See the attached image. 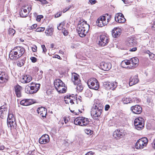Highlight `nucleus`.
<instances>
[{
	"label": "nucleus",
	"mask_w": 155,
	"mask_h": 155,
	"mask_svg": "<svg viewBox=\"0 0 155 155\" xmlns=\"http://www.w3.org/2000/svg\"><path fill=\"white\" fill-rule=\"evenodd\" d=\"M15 118L13 114H8V117L7 120V122L9 121L15 120Z\"/></svg>",
	"instance_id": "obj_33"
},
{
	"label": "nucleus",
	"mask_w": 155,
	"mask_h": 155,
	"mask_svg": "<svg viewBox=\"0 0 155 155\" xmlns=\"http://www.w3.org/2000/svg\"><path fill=\"white\" fill-rule=\"evenodd\" d=\"M62 15V12H60L56 14L54 16L55 18H58L60 16Z\"/></svg>",
	"instance_id": "obj_46"
},
{
	"label": "nucleus",
	"mask_w": 155,
	"mask_h": 155,
	"mask_svg": "<svg viewBox=\"0 0 155 155\" xmlns=\"http://www.w3.org/2000/svg\"><path fill=\"white\" fill-rule=\"evenodd\" d=\"M31 86L27 85L25 88V91L28 94H32L36 93L39 90L40 84L33 82L31 83Z\"/></svg>",
	"instance_id": "obj_4"
},
{
	"label": "nucleus",
	"mask_w": 155,
	"mask_h": 155,
	"mask_svg": "<svg viewBox=\"0 0 155 155\" xmlns=\"http://www.w3.org/2000/svg\"><path fill=\"white\" fill-rule=\"evenodd\" d=\"M140 101V100L139 99H136V102L137 103H138Z\"/></svg>",
	"instance_id": "obj_63"
},
{
	"label": "nucleus",
	"mask_w": 155,
	"mask_h": 155,
	"mask_svg": "<svg viewBox=\"0 0 155 155\" xmlns=\"http://www.w3.org/2000/svg\"><path fill=\"white\" fill-rule=\"evenodd\" d=\"M37 49V47L35 46H34L32 48V50L33 52H35L36 51Z\"/></svg>",
	"instance_id": "obj_51"
},
{
	"label": "nucleus",
	"mask_w": 155,
	"mask_h": 155,
	"mask_svg": "<svg viewBox=\"0 0 155 155\" xmlns=\"http://www.w3.org/2000/svg\"><path fill=\"white\" fill-rule=\"evenodd\" d=\"M74 124L76 125L81 126H86L89 124V119L83 117H79L76 118L74 121Z\"/></svg>",
	"instance_id": "obj_6"
},
{
	"label": "nucleus",
	"mask_w": 155,
	"mask_h": 155,
	"mask_svg": "<svg viewBox=\"0 0 155 155\" xmlns=\"http://www.w3.org/2000/svg\"><path fill=\"white\" fill-rule=\"evenodd\" d=\"M41 3L43 4H46L47 3V2L45 0H38Z\"/></svg>",
	"instance_id": "obj_54"
},
{
	"label": "nucleus",
	"mask_w": 155,
	"mask_h": 155,
	"mask_svg": "<svg viewBox=\"0 0 155 155\" xmlns=\"http://www.w3.org/2000/svg\"><path fill=\"white\" fill-rule=\"evenodd\" d=\"M130 110L134 114H140L142 112V107L138 105L132 106L130 108Z\"/></svg>",
	"instance_id": "obj_14"
},
{
	"label": "nucleus",
	"mask_w": 155,
	"mask_h": 155,
	"mask_svg": "<svg viewBox=\"0 0 155 155\" xmlns=\"http://www.w3.org/2000/svg\"><path fill=\"white\" fill-rule=\"evenodd\" d=\"M64 101H65L66 104H68V102L69 101V100L67 99H64Z\"/></svg>",
	"instance_id": "obj_61"
},
{
	"label": "nucleus",
	"mask_w": 155,
	"mask_h": 155,
	"mask_svg": "<svg viewBox=\"0 0 155 155\" xmlns=\"http://www.w3.org/2000/svg\"><path fill=\"white\" fill-rule=\"evenodd\" d=\"M37 24H34V25H32L31 27V29H33L35 28H36V27H37Z\"/></svg>",
	"instance_id": "obj_52"
},
{
	"label": "nucleus",
	"mask_w": 155,
	"mask_h": 155,
	"mask_svg": "<svg viewBox=\"0 0 155 155\" xmlns=\"http://www.w3.org/2000/svg\"><path fill=\"white\" fill-rule=\"evenodd\" d=\"M89 2L91 4L93 5L96 3L97 1L96 0H89Z\"/></svg>",
	"instance_id": "obj_49"
},
{
	"label": "nucleus",
	"mask_w": 155,
	"mask_h": 155,
	"mask_svg": "<svg viewBox=\"0 0 155 155\" xmlns=\"http://www.w3.org/2000/svg\"><path fill=\"white\" fill-rule=\"evenodd\" d=\"M45 28L44 27H40L37 28L36 30L37 32H42L44 31Z\"/></svg>",
	"instance_id": "obj_42"
},
{
	"label": "nucleus",
	"mask_w": 155,
	"mask_h": 155,
	"mask_svg": "<svg viewBox=\"0 0 155 155\" xmlns=\"http://www.w3.org/2000/svg\"><path fill=\"white\" fill-rule=\"evenodd\" d=\"M109 42L108 38L104 35H101L100 40L99 41V45L102 46L106 45Z\"/></svg>",
	"instance_id": "obj_13"
},
{
	"label": "nucleus",
	"mask_w": 155,
	"mask_h": 155,
	"mask_svg": "<svg viewBox=\"0 0 155 155\" xmlns=\"http://www.w3.org/2000/svg\"><path fill=\"white\" fill-rule=\"evenodd\" d=\"M5 147L4 146L2 145L0 146V150H3L4 149Z\"/></svg>",
	"instance_id": "obj_60"
},
{
	"label": "nucleus",
	"mask_w": 155,
	"mask_h": 155,
	"mask_svg": "<svg viewBox=\"0 0 155 155\" xmlns=\"http://www.w3.org/2000/svg\"><path fill=\"white\" fill-rule=\"evenodd\" d=\"M73 96L69 95H67L66 96H65L64 97V99H68L69 100V102L71 104H74V102H73V101L72 99V98H73Z\"/></svg>",
	"instance_id": "obj_37"
},
{
	"label": "nucleus",
	"mask_w": 155,
	"mask_h": 155,
	"mask_svg": "<svg viewBox=\"0 0 155 155\" xmlns=\"http://www.w3.org/2000/svg\"><path fill=\"white\" fill-rule=\"evenodd\" d=\"M50 141V138L48 135L45 134L43 135L39 139V143L41 144H45Z\"/></svg>",
	"instance_id": "obj_17"
},
{
	"label": "nucleus",
	"mask_w": 155,
	"mask_h": 155,
	"mask_svg": "<svg viewBox=\"0 0 155 155\" xmlns=\"http://www.w3.org/2000/svg\"><path fill=\"white\" fill-rule=\"evenodd\" d=\"M110 108V106L109 105H106L105 107V110L106 111H107Z\"/></svg>",
	"instance_id": "obj_53"
},
{
	"label": "nucleus",
	"mask_w": 155,
	"mask_h": 155,
	"mask_svg": "<svg viewBox=\"0 0 155 155\" xmlns=\"http://www.w3.org/2000/svg\"><path fill=\"white\" fill-rule=\"evenodd\" d=\"M139 81V80L137 76L135 75L134 77H131L130 79L129 85L132 86L137 83Z\"/></svg>",
	"instance_id": "obj_25"
},
{
	"label": "nucleus",
	"mask_w": 155,
	"mask_h": 155,
	"mask_svg": "<svg viewBox=\"0 0 155 155\" xmlns=\"http://www.w3.org/2000/svg\"><path fill=\"white\" fill-rule=\"evenodd\" d=\"M8 77L5 72L0 71V83L3 84L7 81Z\"/></svg>",
	"instance_id": "obj_18"
},
{
	"label": "nucleus",
	"mask_w": 155,
	"mask_h": 155,
	"mask_svg": "<svg viewBox=\"0 0 155 155\" xmlns=\"http://www.w3.org/2000/svg\"><path fill=\"white\" fill-rule=\"evenodd\" d=\"M111 15H110L108 18L107 17V21H106V22H107V23L109 22V21H110L111 20Z\"/></svg>",
	"instance_id": "obj_56"
},
{
	"label": "nucleus",
	"mask_w": 155,
	"mask_h": 155,
	"mask_svg": "<svg viewBox=\"0 0 155 155\" xmlns=\"http://www.w3.org/2000/svg\"><path fill=\"white\" fill-rule=\"evenodd\" d=\"M56 90L58 92L63 93L66 92V88L64 85H62V86L60 87Z\"/></svg>",
	"instance_id": "obj_31"
},
{
	"label": "nucleus",
	"mask_w": 155,
	"mask_h": 155,
	"mask_svg": "<svg viewBox=\"0 0 155 155\" xmlns=\"http://www.w3.org/2000/svg\"><path fill=\"white\" fill-rule=\"evenodd\" d=\"M113 135L115 137H120L122 136V134L120 131H119L118 130H116L113 133Z\"/></svg>",
	"instance_id": "obj_38"
},
{
	"label": "nucleus",
	"mask_w": 155,
	"mask_h": 155,
	"mask_svg": "<svg viewBox=\"0 0 155 155\" xmlns=\"http://www.w3.org/2000/svg\"><path fill=\"white\" fill-rule=\"evenodd\" d=\"M8 108L6 105H3L0 107V117L3 118L5 114L7 112Z\"/></svg>",
	"instance_id": "obj_22"
},
{
	"label": "nucleus",
	"mask_w": 155,
	"mask_h": 155,
	"mask_svg": "<svg viewBox=\"0 0 155 155\" xmlns=\"http://www.w3.org/2000/svg\"><path fill=\"white\" fill-rule=\"evenodd\" d=\"M148 142L146 137L142 138L137 140L135 144V147L137 149H142L146 147Z\"/></svg>",
	"instance_id": "obj_8"
},
{
	"label": "nucleus",
	"mask_w": 155,
	"mask_h": 155,
	"mask_svg": "<svg viewBox=\"0 0 155 155\" xmlns=\"http://www.w3.org/2000/svg\"><path fill=\"white\" fill-rule=\"evenodd\" d=\"M7 125L8 127H10L11 129L16 128V124L15 120L10 121L7 122Z\"/></svg>",
	"instance_id": "obj_30"
},
{
	"label": "nucleus",
	"mask_w": 155,
	"mask_h": 155,
	"mask_svg": "<svg viewBox=\"0 0 155 155\" xmlns=\"http://www.w3.org/2000/svg\"><path fill=\"white\" fill-rule=\"evenodd\" d=\"M71 7V6H69L68 7L65 8V9H64L63 11V12H65L67 11H68L69 9Z\"/></svg>",
	"instance_id": "obj_48"
},
{
	"label": "nucleus",
	"mask_w": 155,
	"mask_h": 155,
	"mask_svg": "<svg viewBox=\"0 0 155 155\" xmlns=\"http://www.w3.org/2000/svg\"><path fill=\"white\" fill-rule=\"evenodd\" d=\"M127 44L129 46H133L136 44L135 40L132 37L129 38L127 39Z\"/></svg>",
	"instance_id": "obj_28"
},
{
	"label": "nucleus",
	"mask_w": 155,
	"mask_h": 155,
	"mask_svg": "<svg viewBox=\"0 0 155 155\" xmlns=\"http://www.w3.org/2000/svg\"><path fill=\"white\" fill-rule=\"evenodd\" d=\"M122 101L124 104H127L130 103L132 101L129 98L124 97L122 99Z\"/></svg>",
	"instance_id": "obj_34"
},
{
	"label": "nucleus",
	"mask_w": 155,
	"mask_h": 155,
	"mask_svg": "<svg viewBox=\"0 0 155 155\" xmlns=\"http://www.w3.org/2000/svg\"><path fill=\"white\" fill-rule=\"evenodd\" d=\"M79 77V75L76 73H73L72 74L71 80L75 85H77V90L81 92L83 90V87L80 83L81 80Z\"/></svg>",
	"instance_id": "obj_5"
},
{
	"label": "nucleus",
	"mask_w": 155,
	"mask_h": 155,
	"mask_svg": "<svg viewBox=\"0 0 155 155\" xmlns=\"http://www.w3.org/2000/svg\"><path fill=\"white\" fill-rule=\"evenodd\" d=\"M68 120L66 119V118H64V122L65 124H66L68 122Z\"/></svg>",
	"instance_id": "obj_62"
},
{
	"label": "nucleus",
	"mask_w": 155,
	"mask_h": 155,
	"mask_svg": "<svg viewBox=\"0 0 155 155\" xmlns=\"http://www.w3.org/2000/svg\"><path fill=\"white\" fill-rule=\"evenodd\" d=\"M62 31L65 36H67L68 34V32L67 30H65V28L62 29Z\"/></svg>",
	"instance_id": "obj_44"
},
{
	"label": "nucleus",
	"mask_w": 155,
	"mask_h": 155,
	"mask_svg": "<svg viewBox=\"0 0 155 155\" xmlns=\"http://www.w3.org/2000/svg\"><path fill=\"white\" fill-rule=\"evenodd\" d=\"M121 66L123 68H128L130 65L129 60H125L122 61L120 64Z\"/></svg>",
	"instance_id": "obj_29"
},
{
	"label": "nucleus",
	"mask_w": 155,
	"mask_h": 155,
	"mask_svg": "<svg viewBox=\"0 0 155 155\" xmlns=\"http://www.w3.org/2000/svg\"><path fill=\"white\" fill-rule=\"evenodd\" d=\"M15 32V30L12 28H10L8 30V34L11 37H12L14 36Z\"/></svg>",
	"instance_id": "obj_32"
},
{
	"label": "nucleus",
	"mask_w": 155,
	"mask_h": 155,
	"mask_svg": "<svg viewBox=\"0 0 155 155\" xmlns=\"http://www.w3.org/2000/svg\"><path fill=\"white\" fill-rule=\"evenodd\" d=\"M147 54H148L150 58L152 60L155 59V55L153 53H151L149 51H147Z\"/></svg>",
	"instance_id": "obj_39"
},
{
	"label": "nucleus",
	"mask_w": 155,
	"mask_h": 155,
	"mask_svg": "<svg viewBox=\"0 0 155 155\" xmlns=\"http://www.w3.org/2000/svg\"><path fill=\"white\" fill-rule=\"evenodd\" d=\"M25 62V60L23 59L18 61L17 62V64L18 66L21 67L24 65Z\"/></svg>",
	"instance_id": "obj_36"
},
{
	"label": "nucleus",
	"mask_w": 155,
	"mask_h": 155,
	"mask_svg": "<svg viewBox=\"0 0 155 155\" xmlns=\"http://www.w3.org/2000/svg\"><path fill=\"white\" fill-rule=\"evenodd\" d=\"M103 107L97 104L94 105L91 110V115L94 119L97 120L100 117L102 112Z\"/></svg>",
	"instance_id": "obj_3"
},
{
	"label": "nucleus",
	"mask_w": 155,
	"mask_h": 155,
	"mask_svg": "<svg viewBox=\"0 0 155 155\" xmlns=\"http://www.w3.org/2000/svg\"><path fill=\"white\" fill-rule=\"evenodd\" d=\"M90 28V25L86 21H80L77 25V30L81 37H84L88 32Z\"/></svg>",
	"instance_id": "obj_1"
},
{
	"label": "nucleus",
	"mask_w": 155,
	"mask_h": 155,
	"mask_svg": "<svg viewBox=\"0 0 155 155\" xmlns=\"http://www.w3.org/2000/svg\"><path fill=\"white\" fill-rule=\"evenodd\" d=\"M64 25V23H61L60 24L59 26H58L57 28L59 30H62Z\"/></svg>",
	"instance_id": "obj_43"
},
{
	"label": "nucleus",
	"mask_w": 155,
	"mask_h": 155,
	"mask_svg": "<svg viewBox=\"0 0 155 155\" xmlns=\"http://www.w3.org/2000/svg\"><path fill=\"white\" fill-rule=\"evenodd\" d=\"M54 85L56 90L62 85H64L65 84L61 80L57 79L54 81Z\"/></svg>",
	"instance_id": "obj_27"
},
{
	"label": "nucleus",
	"mask_w": 155,
	"mask_h": 155,
	"mask_svg": "<svg viewBox=\"0 0 155 155\" xmlns=\"http://www.w3.org/2000/svg\"><path fill=\"white\" fill-rule=\"evenodd\" d=\"M30 59L31 60L32 62L33 63L35 62L37 60V58L35 57H31L30 58Z\"/></svg>",
	"instance_id": "obj_45"
},
{
	"label": "nucleus",
	"mask_w": 155,
	"mask_h": 155,
	"mask_svg": "<svg viewBox=\"0 0 155 155\" xmlns=\"http://www.w3.org/2000/svg\"><path fill=\"white\" fill-rule=\"evenodd\" d=\"M25 51L24 48L21 46H16L11 50L9 54V58L11 59L18 58L21 57Z\"/></svg>",
	"instance_id": "obj_2"
},
{
	"label": "nucleus",
	"mask_w": 155,
	"mask_h": 155,
	"mask_svg": "<svg viewBox=\"0 0 155 155\" xmlns=\"http://www.w3.org/2000/svg\"><path fill=\"white\" fill-rule=\"evenodd\" d=\"M117 83L114 82H104L103 83V87L106 90H114L117 87Z\"/></svg>",
	"instance_id": "obj_10"
},
{
	"label": "nucleus",
	"mask_w": 155,
	"mask_h": 155,
	"mask_svg": "<svg viewBox=\"0 0 155 155\" xmlns=\"http://www.w3.org/2000/svg\"><path fill=\"white\" fill-rule=\"evenodd\" d=\"M32 78L29 75H25L23 76L21 79V81L23 83H26L30 82Z\"/></svg>",
	"instance_id": "obj_24"
},
{
	"label": "nucleus",
	"mask_w": 155,
	"mask_h": 155,
	"mask_svg": "<svg viewBox=\"0 0 155 155\" xmlns=\"http://www.w3.org/2000/svg\"><path fill=\"white\" fill-rule=\"evenodd\" d=\"M137 49L136 48H134L132 49H130L129 51H136Z\"/></svg>",
	"instance_id": "obj_58"
},
{
	"label": "nucleus",
	"mask_w": 155,
	"mask_h": 155,
	"mask_svg": "<svg viewBox=\"0 0 155 155\" xmlns=\"http://www.w3.org/2000/svg\"><path fill=\"white\" fill-rule=\"evenodd\" d=\"M85 155H95L94 153L92 151H90L87 153Z\"/></svg>",
	"instance_id": "obj_50"
},
{
	"label": "nucleus",
	"mask_w": 155,
	"mask_h": 155,
	"mask_svg": "<svg viewBox=\"0 0 155 155\" xmlns=\"http://www.w3.org/2000/svg\"><path fill=\"white\" fill-rule=\"evenodd\" d=\"M134 124L136 129L140 130L144 126V123L142 118L139 117L136 119L134 121Z\"/></svg>",
	"instance_id": "obj_9"
},
{
	"label": "nucleus",
	"mask_w": 155,
	"mask_h": 155,
	"mask_svg": "<svg viewBox=\"0 0 155 155\" xmlns=\"http://www.w3.org/2000/svg\"><path fill=\"white\" fill-rule=\"evenodd\" d=\"M32 9L31 6L29 7L24 6L20 12V15L21 17H25L28 16L29 12Z\"/></svg>",
	"instance_id": "obj_11"
},
{
	"label": "nucleus",
	"mask_w": 155,
	"mask_h": 155,
	"mask_svg": "<svg viewBox=\"0 0 155 155\" xmlns=\"http://www.w3.org/2000/svg\"><path fill=\"white\" fill-rule=\"evenodd\" d=\"M100 68L104 71H108L111 67V64L110 63L102 62L100 63Z\"/></svg>",
	"instance_id": "obj_20"
},
{
	"label": "nucleus",
	"mask_w": 155,
	"mask_h": 155,
	"mask_svg": "<svg viewBox=\"0 0 155 155\" xmlns=\"http://www.w3.org/2000/svg\"><path fill=\"white\" fill-rule=\"evenodd\" d=\"M33 103V100L31 99H24L20 102L21 105L24 106H28Z\"/></svg>",
	"instance_id": "obj_26"
},
{
	"label": "nucleus",
	"mask_w": 155,
	"mask_h": 155,
	"mask_svg": "<svg viewBox=\"0 0 155 155\" xmlns=\"http://www.w3.org/2000/svg\"><path fill=\"white\" fill-rule=\"evenodd\" d=\"M114 18L115 21L119 23H124L126 21L123 15L120 13L116 14Z\"/></svg>",
	"instance_id": "obj_16"
},
{
	"label": "nucleus",
	"mask_w": 155,
	"mask_h": 155,
	"mask_svg": "<svg viewBox=\"0 0 155 155\" xmlns=\"http://www.w3.org/2000/svg\"><path fill=\"white\" fill-rule=\"evenodd\" d=\"M92 95L90 91H87L85 93V95L86 97H91Z\"/></svg>",
	"instance_id": "obj_41"
},
{
	"label": "nucleus",
	"mask_w": 155,
	"mask_h": 155,
	"mask_svg": "<svg viewBox=\"0 0 155 155\" xmlns=\"http://www.w3.org/2000/svg\"><path fill=\"white\" fill-rule=\"evenodd\" d=\"M112 36L114 38H117L121 34V29L118 28H115L112 31Z\"/></svg>",
	"instance_id": "obj_23"
},
{
	"label": "nucleus",
	"mask_w": 155,
	"mask_h": 155,
	"mask_svg": "<svg viewBox=\"0 0 155 155\" xmlns=\"http://www.w3.org/2000/svg\"><path fill=\"white\" fill-rule=\"evenodd\" d=\"M87 84L89 87L91 89L97 90L99 87V84L98 81L95 78L89 79Z\"/></svg>",
	"instance_id": "obj_7"
},
{
	"label": "nucleus",
	"mask_w": 155,
	"mask_h": 155,
	"mask_svg": "<svg viewBox=\"0 0 155 155\" xmlns=\"http://www.w3.org/2000/svg\"><path fill=\"white\" fill-rule=\"evenodd\" d=\"M123 2L125 3V4H126L127 2V1L126 0H122Z\"/></svg>",
	"instance_id": "obj_64"
},
{
	"label": "nucleus",
	"mask_w": 155,
	"mask_h": 155,
	"mask_svg": "<svg viewBox=\"0 0 155 155\" xmlns=\"http://www.w3.org/2000/svg\"><path fill=\"white\" fill-rule=\"evenodd\" d=\"M14 89L15 95L18 97L21 96V87L18 85H17L14 87Z\"/></svg>",
	"instance_id": "obj_21"
},
{
	"label": "nucleus",
	"mask_w": 155,
	"mask_h": 155,
	"mask_svg": "<svg viewBox=\"0 0 155 155\" xmlns=\"http://www.w3.org/2000/svg\"><path fill=\"white\" fill-rule=\"evenodd\" d=\"M43 17V16L42 15H38L37 16V21H39L41 18Z\"/></svg>",
	"instance_id": "obj_55"
},
{
	"label": "nucleus",
	"mask_w": 155,
	"mask_h": 155,
	"mask_svg": "<svg viewBox=\"0 0 155 155\" xmlns=\"http://www.w3.org/2000/svg\"><path fill=\"white\" fill-rule=\"evenodd\" d=\"M53 31V29L49 28L46 30L45 33L47 35L51 36L52 35Z\"/></svg>",
	"instance_id": "obj_35"
},
{
	"label": "nucleus",
	"mask_w": 155,
	"mask_h": 155,
	"mask_svg": "<svg viewBox=\"0 0 155 155\" xmlns=\"http://www.w3.org/2000/svg\"><path fill=\"white\" fill-rule=\"evenodd\" d=\"M130 65L128 66L129 68H132L136 67L138 65L139 60L137 58H133L129 60Z\"/></svg>",
	"instance_id": "obj_15"
},
{
	"label": "nucleus",
	"mask_w": 155,
	"mask_h": 155,
	"mask_svg": "<svg viewBox=\"0 0 155 155\" xmlns=\"http://www.w3.org/2000/svg\"><path fill=\"white\" fill-rule=\"evenodd\" d=\"M54 58H57L58 59H61V57L58 55H56L54 56Z\"/></svg>",
	"instance_id": "obj_59"
},
{
	"label": "nucleus",
	"mask_w": 155,
	"mask_h": 155,
	"mask_svg": "<svg viewBox=\"0 0 155 155\" xmlns=\"http://www.w3.org/2000/svg\"><path fill=\"white\" fill-rule=\"evenodd\" d=\"M41 48L43 49V51L45 53L47 51L46 48L45 47V46L44 45H41Z\"/></svg>",
	"instance_id": "obj_47"
},
{
	"label": "nucleus",
	"mask_w": 155,
	"mask_h": 155,
	"mask_svg": "<svg viewBox=\"0 0 155 155\" xmlns=\"http://www.w3.org/2000/svg\"><path fill=\"white\" fill-rule=\"evenodd\" d=\"M85 133L88 135H91L93 134V131L88 129H86L84 130Z\"/></svg>",
	"instance_id": "obj_40"
},
{
	"label": "nucleus",
	"mask_w": 155,
	"mask_h": 155,
	"mask_svg": "<svg viewBox=\"0 0 155 155\" xmlns=\"http://www.w3.org/2000/svg\"><path fill=\"white\" fill-rule=\"evenodd\" d=\"M151 28L153 30H155V21L153 22Z\"/></svg>",
	"instance_id": "obj_57"
},
{
	"label": "nucleus",
	"mask_w": 155,
	"mask_h": 155,
	"mask_svg": "<svg viewBox=\"0 0 155 155\" xmlns=\"http://www.w3.org/2000/svg\"><path fill=\"white\" fill-rule=\"evenodd\" d=\"M106 19L107 17L106 16L100 17L97 21V25L100 27H102L106 25L107 22H106Z\"/></svg>",
	"instance_id": "obj_12"
},
{
	"label": "nucleus",
	"mask_w": 155,
	"mask_h": 155,
	"mask_svg": "<svg viewBox=\"0 0 155 155\" xmlns=\"http://www.w3.org/2000/svg\"><path fill=\"white\" fill-rule=\"evenodd\" d=\"M37 111L39 115L42 117H45L47 115V109L43 107H38L37 109Z\"/></svg>",
	"instance_id": "obj_19"
}]
</instances>
